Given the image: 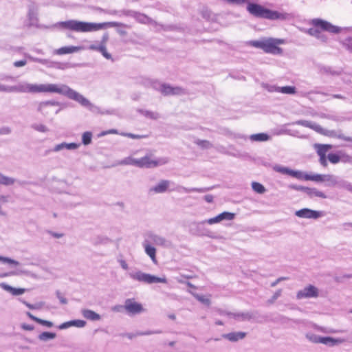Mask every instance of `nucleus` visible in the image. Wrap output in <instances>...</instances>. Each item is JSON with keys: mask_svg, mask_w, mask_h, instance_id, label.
Masks as SVG:
<instances>
[{"mask_svg": "<svg viewBox=\"0 0 352 352\" xmlns=\"http://www.w3.org/2000/svg\"><path fill=\"white\" fill-rule=\"evenodd\" d=\"M252 188L254 191L259 194H263L266 191L265 187L261 184L256 182L252 183Z\"/></svg>", "mask_w": 352, "mask_h": 352, "instance_id": "58836bf2", "label": "nucleus"}, {"mask_svg": "<svg viewBox=\"0 0 352 352\" xmlns=\"http://www.w3.org/2000/svg\"><path fill=\"white\" fill-rule=\"evenodd\" d=\"M338 177L331 175L327 174L324 175L323 182H326V186L329 187H336Z\"/></svg>", "mask_w": 352, "mask_h": 352, "instance_id": "bb28decb", "label": "nucleus"}, {"mask_svg": "<svg viewBox=\"0 0 352 352\" xmlns=\"http://www.w3.org/2000/svg\"><path fill=\"white\" fill-rule=\"evenodd\" d=\"M144 241L150 245L155 244L163 247H168L171 245V243L165 238L152 232H148L146 234Z\"/></svg>", "mask_w": 352, "mask_h": 352, "instance_id": "2eb2a0df", "label": "nucleus"}, {"mask_svg": "<svg viewBox=\"0 0 352 352\" xmlns=\"http://www.w3.org/2000/svg\"><path fill=\"white\" fill-rule=\"evenodd\" d=\"M135 158H133L132 157H127L123 159L120 164L123 165H133L135 166Z\"/></svg>", "mask_w": 352, "mask_h": 352, "instance_id": "8fccbe9b", "label": "nucleus"}, {"mask_svg": "<svg viewBox=\"0 0 352 352\" xmlns=\"http://www.w3.org/2000/svg\"><path fill=\"white\" fill-rule=\"evenodd\" d=\"M82 314L84 318L90 320H99L100 316L91 309H82Z\"/></svg>", "mask_w": 352, "mask_h": 352, "instance_id": "cd10ccee", "label": "nucleus"}, {"mask_svg": "<svg viewBox=\"0 0 352 352\" xmlns=\"http://www.w3.org/2000/svg\"><path fill=\"white\" fill-rule=\"evenodd\" d=\"M172 182L166 179L161 180L158 184L155 186L150 188L151 192H154L155 193H164L168 190H177V191H183L184 192L188 193L191 192H205L211 189L212 187H207V188H188L184 186H177L176 188L169 189Z\"/></svg>", "mask_w": 352, "mask_h": 352, "instance_id": "0eeeda50", "label": "nucleus"}, {"mask_svg": "<svg viewBox=\"0 0 352 352\" xmlns=\"http://www.w3.org/2000/svg\"><path fill=\"white\" fill-rule=\"evenodd\" d=\"M0 261H3V263H8L10 264H13L14 265H19V263L17 261H15L14 259L8 258V257H4V256H0Z\"/></svg>", "mask_w": 352, "mask_h": 352, "instance_id": "6e6d98bb", "label": "nucleus"}, {"mask_svg": "<svg viewBox=\"0 0 352 352\" xmlns=\"http://www.w3.org/2000/svg\"><path fill=\"white\" fill-rule=\"evenodd\" d=\"M14 182V179L4 175L1 184L9 186L12 185Z\"/></svg>", "mask_w": 352, "mask_h": 352, "instance_id": "bf43d9fd", "label": "nucleus"}, {"mask_svg": "<svg viewBox=\"0 0 352 352\" xmlns=\"http://www.w3.org/2000/svg\"><path fill=\"white\" fill-rule=\"evenodd\" d=\"M288 188L290 189H292V190H295L297 191H301L303 192H305V186H298V185H295V184H289L288 186Z\"/></svg>", "mask_w": 352, "mask_h": 352, "instance_id": "052dcab7", "label": "nucleus"}, {"mask_svg": "<svg viewBox=\"0 0 352 352\" xmlns=\"http://www.w3.org/2000/svg\"><path fill=\"white\" fill-rule=\"evenodd\" d=\"M30 60L33 61V62H36V63H41V64H47L48 63V60H46V59H41V58H36V57H33L30 55H25Z\"/></svg>", "mask_w": 352, "mask_h": 352, "instance_id": "4d7b16f0", "label": "nucleus"}, {"mask_svg": "<svg viewBox=\"0 0 352 352\" xmlns=\"http://www.w3.org/2000/svg\"><path fill=\"white\" fill-rule=\"evenodd\" d=\"M51 93H58L63 95L68 98L75 100L82 106L88 108L90 111L94 113L99 112V107L93 104L90 101L85 98L82 95L71 89L66 85H56L52 84L50 90Z\"/></svg>", "mask_w": 352, "mask_h": 352, "instance_id": "7ed1b4c3", "label": "nucleus"}, {"mask_svg": "<svg viewBox=\"0 0 352 352\" xmlns=\"http://www.w3.org/2000/svg\"><path fill=\"white\" fill-rule=\"evenodd\" d=\"M309 198L320 197L322 199H326L327 195L322 191L318 190L315 188L305 187L304 192Z\"/></svg>", "mask_w": 352, "mask_h": 352, "instance_id": "aec40b11", "label": "nucleus"}, {"mask_svg": "<svg viewBox=\"0 0 352 352\" xmlns=\"http://www.w3.org/2000/svg\"><path fill=\"white\" fill-rule=\"evenodd\" d=\"M129 276L134 280H137L146 284H153L157 283H167V279L165 276L157 277L150 274L142 272L141 271L129 273Z\"/></svg>", "mask_w": 352, "mask_h": 352, "instance_id": "6e6552de", "label": "nucleus"}, {"mask_svg": "<svg viewBox=\"0 0 352 352\" xmlns=\"http://www.w3.org/2000/svg\"><path fill=\"white\" fill-rule=\"evenodd\" d=\"M270 135L264 133L252 134L250 136V140L252 142H265L270 140Z\"/></svg>", "mask_w": 352, "mask_h": 352, "instance_id": "2f4dec72", "label": "nucleus"}, {"mask_svg": "<svg viewBox=\"0 0 352 352\" xmlns=\"http://www.w3.org/2000/svg\"><path fill=\"white\" fill-rule=\"evenodd\" d=\"M342 342V340L341 339H336L331 337H322L321 338V342L322 344H324L325 345L333 346L335 345H337L338 344H340Z\"/></svg>", "mask_w": 352, "mask_h": 352, "instance_id": "c85d7f7f", "label": "nucleus"}, {"mask_svg": "<svg viewBox=\"0 0 352 352\" xmlns=\"http://www.w3.org/2000/svg\"><path fill=\"white\" fill-rule=\"evenodd\" d=\"M78 146H79V144H76V143L62 142L59 144L56 145L52 151L54 152H58L63 149L75 150V149L78 148Z\"/></svg>", "mask_w": 352, "mask_h": 352, "instance_id": "4be33fe9", "label": "nucleus"}, {"mask_svg": "<svg viewBox=\"0 0 352 352\" xmlns=\"http://www.w3.org/2000/svg\"><path fill=\"white\" fill-rule=\"evenodd\" d=\"M319 72L322 74L338 76L341 74L340 72L336 71L333 67L329 66H320Z\"/></svg>", "mask_w": 352, "mask_h": 352, "instance_id": "7c9ffc66", "label": "nucleus"}, {"mask_svg": "<svg viewBox=\"0 0 352 352\" xmlns=\"http://www.w3.org/2000/svg\"><path fill=\"white\" fill-rule=\"evenodd\" d=\"M281 294H282V289H278L274 294V295L272 296V298L267 300V303L273 304L275 302V300L281 296Z\"/></svg>", "mask_w": 352, "mask_h": 352, "instance_id": "603ef678", "label": "nucleus"}, {"mask_svg": "<svg viewBox=\"0 0 352 352\" xmlns=\"http://www.w3.org/2000/svg\"><path fill=\"white\" fill-rule=\"evenodd\" d=\"M274 91L284 94H294L296 92V89L293 86L276 87Z\"/></svg>", "mask_w": 352, "mask_h": 352, "instance_id": "c756f323", "label": "nucleus"}, {"mask_svg": "<svg viewBox=\"0 0 352 352\" xmlns=\"http://www.w3.org/2000/svg\"><path fill=\"white\" fill-rule=\"evenodd\" d=\"M323 177L324 175L320 174H314V175H309L306 174L305 177V180L314 181L317 182H323Z\"/></svg>", "mask_w": 352, "mask_h": 352, "instance_id": "4c0bfd02", "label": "nucleus"}, {"mask_svg": "<svg viewBox=\"0 0 352 352\" xmlns=\"http://www.w3.org/2000/svg\"><path fill=\"white\" fill-rule=\"evenodd\" d=\"M283 43H284L283 39L273 38L250 41V44L252 46L261 49L265 52L272 54H281L283 53V49L278 46V45Z\"/></svg>", "mask_w": 352, "mask_h": 352, "instance_id": "39448f33", "label": "nucleus"}, {"mask_svg": "<svg viewBox=\"0 0 352 352\" xmlns=\"http://www.w3.org/2000/svg\"><path fill=\"white\" fill-rule=\"evenodd\" d=\"M342 46L349 52H352V36H349L342 41Z\"/></svg>", "mask_w": 352, "mask_h": 352, "instance_id": "79ce46f5", "label": "nucleus"}, {"mask_svg": "<svg viewBox=\"0 0 352 352\" xmlns=\"http://www.w3.org/2000/svg\"><path fill=\"white\" fill-rule=\"evenodd\" d=\"M37 322L42 325L46 326L47 327H53V323L52 322L48 321V320H43L41 318L38 319V321Z\"/></svg>", "mask_w": 352, "mask_h": 352, "instance_id": "338daca9", "label": "nucleus"}, {"mask_svg": "<svg viewBox=\"0 0 352 352\" xmlns=\"http://www.w3.org/2000/svg\"><path fill=\"white\" fill-rule=\"evenodd\" d=\"M195 143L200 148L204 149H208L212 148L213 145L208 140L197 139L195 141Z\"/></svg>", "mask_w": 352, "mask_h": 352, "instance_id": "e433bc0d", "label": "nucleus"}, {"mask_svg": "<svg viewBox=\"0 0 352 352\" xmlns=\"http://www.w3.org/2000/svg\"><path fill=\"white\" fill-rule=\"evenodd\" d=\"M219 313L221 315H226L229 317L234 318L235 320L241 321L250 320L253 318L252 314L250 312L232 313L229 311H220Z\"/></svg>", "mask_w": 352, "mask_h": 352, "instance_id": "a211bd4d", "label": "nucleus"}, {"mask_svg": "<svg viewBox=\"0 0 352 352\" xmlns=\"http://www.w3.org/2000/svg\"><path fill=\"white\" fill-rule=\"evenodd\" d=\"M56 337V334L55 333L45 331L40 333L38 338L41 341H47L49 340H52Z\"/></svg>", "mask_w": 352, "mask_h": 352, "instance_id": "c9c22d12", "label": "nucleus"}, {"mask_svg": "<svg viewBox=\"0 0 352 352\" xmlns=\"http://www.w3.org/2000/svg\"><path fill=\"white\" fill-rule=\"evenodd\" d=\"M122 14L126 16L134 18L138 22L143 24H155L157 23L147 15L131 10H123Z\"/></svg>", "mask_w": 352, "mask_h": 352, "instance_id": "9b49d317", "label": "nucleus"}, {"mask_svg": "<svg viewBox=\"0 0 352 352\" xmlns=\"http://www.w3.org/2000/svg\"><path fill=\"white\" fill-rule=\"evenodd\" d=\"M306 338L313 343H320L321 342L322 336H320L314 334V333H307L306 335Z\"/></svg>", "mask_w": 352, "mask_h": 352, "instance_id": "c03bdc74", "label": "nucleus"}, {"mask_svg": "<svg viewBox=\"0 0 352 352\" xmlns=\"http://www.w3.org/2000/svg\"><path fill=\"white\" fill-rule=\"evenodd\" d=\"M51 87L52 84L33 85L22 82L14 86L0 85V91L20 93L50 92Z\"/></svg>", "mask_w": 352, "mask_h": 352, "instance_id": "20e7f679", "label": "nucleus"}, {"mask_svg": "<svg viewBox=\"0 0 352 352\" xmlns=\"http://www.w3.org/2000/svg\"><path fill=\"white\" fill-rule=\"evenodd\" d=\"M307 173H303L300 170H291L290 176L297 178L298 179H305V175Z\"/></svg>", "mask_w": 352, "mask_h": 352, "instance_id": "09e8293b", "label": "nucleus"}, {"mask_svg": "<svg viewBox=\"0 0 352 352\" xmlns=\"http://www.w3.org/2000/svg\"><path fill=\"white\" fill-rule=\"evenodd\" d=\"M311 24L318 28L321 31H326L332 34H338L341 31V28L338 26H336L327 21L321 19H314L311 21Z\"/></svg>", "mask_w": 352, "mask_h": 352, "instance_id": "9d476101", "label": "nucleus"}, {"mask_svg": "<svg viewBox=\"0 0 352 352\" xmlns=\"http://www.w3.org/2000/svg\"><path fill=\"white\" fill-rule=\"evenodd\" d=\"M159 90L164 96L185 95L187 94L185 89L181 87H172L166 83L162 84Z\"/></svg>", "mask_w": 352, "mask_h": 352, "instance_id": "ddd939ff", "label": "nucleus"}, {"mask_svg": "<svg viewBox=\"0 0 352 352\" xmlns=\"http://www.w3.org/2000/svg\"><path fill=\"white\" fill-rule=\"evenodd\" d=\"M221 221L232 220L235 217V214L230 212H223L219 214Z\"/></svg>", "mask_w": 352, "mask_h": 352, "instance_id": "a18cd8bd", "label": "nucleus"}, {"mask_svg": "<svg viewBox=\"0 0 352 352\" xmlns=\"http://www.w3.org/2000/svg\"><path fill=\"white\" fill-rule=\"evenodd\" d=\"M32 128L37 131L45 133L48 131L47 126L42 124H34L32 125Z\"/></svg>", "mask_w": 352, "mask_h": 352, "instance_id": "3c124183", "label": "nucleus"}, {"mask_svg": "<svg viewBox=\"0 0 352 352\" xmlns=\"http://www.w3.org/2000/svg\"><path fill=\"white\" fill-rule=\"evenodd\" d=\"M274 170H276L278 173H280L282 174L288 175H290L291 170L290 168L287 167L280 166H276L274 168Z\"/></svg>", "mask_w": 352, "mask_h": 352, "instance_id": "49530a36", "label": "nucleus"}, {"mask_svg": "<svg viewBox=\"0 0 352 352\" xmlns=\"http://www.w3.org/2000/svg\"><path fill=\"white\" fill-rule=\"evenodd\" d=\"M295 214L300 218L316 219L322 216V212L313 210L309 208H302L296 211Z\"/></svg>", "mask_w": 352, "mask_h": 352, "instance_id": "f3484780", "label": "nucleus"}, {"mask_svg": "<svg viewBox=\"0 0 352 352\" xmlns=\"http://www.w3.org/2000/svg\"><path fill=\"white\" fill-rule=\"evenodd\" d=\"M208 224H213V223H219V222H221V220L220 219V217L219 215L218 214L217 216L213 217V218H210V219H208V220L206 221Z\"/></svg>", "mask_w": 352, "mask_h": 352, "instance_id": "0e129e2a", "label": "nucleus"}, {"mask_svg": "<svg viewBox=\"0 0 352 352\" xmlns=\"http://www.w3.org/2000/svg\"><path fill=\"white\" fill-rule=\"evenodd\" d=\"M162 333V331L161 330H155V331H138V334L140 335V336H149L152 334H160Z\"/></svg>", "mask_w": 352, "mask_h": 352, "instance_id": "5fc2aeb1", "label": "nucleus"}, {"mask_svg": "<svg viewBox=\"0 0 352 352\" xmlns=\"http://www.w3.org/2000/svg\"><path fill=\"white\" fill-rule=\"evenodd\" d=\"M56 26H58L64 30H68L76 32H94L103 28L111 27H122L126 28H131L129 25L116 21L96 23L74 19L58 22L56 24Z\"/></svg>", "mask_w": 352, "mask_h": 352, "instance_id": "f03ea898", "label": "nucleus"}, {"mask_svg": "<svg viewBox=\"0 0 352 352\" xmlns=\"http://www.w3.org/2000/svg\"><path fill=\"white\" fill-rule=\"evenodd\" d=\"M319 296L318 289L313 285H309L296 293L298 300L303 298H318Z\"/></svg>", "mask_w": 352, "mask_h": 352, "instance_id": "f8f14e48", "label": "nucleus"}, {"mask_svg": "<svg viewBox=\"0 0 352 352\" xmlns=\"http://www.w3.org/2000/svg\"><path fill=\"white\" fill-rule=\"evenodd\" d=\"M246 336V333L245 332H231L228 333H225L222 335V337L225 339L228 340L230 342H237L239 340L243 339Z\"/></svg>", "mask_w": 352, "mask_h": 352, "instance_id": "6ab92c4d", "label": "nucleus"}, {"mask_svg": "<svg viewBox=\"0 0 352 352\" xmlns=\"http://www.w3.org/2000/svg\"><path fill=\"white\" fill-rule=\"evenodd\" d=\"M82 49L81 47L78 46H65L62 47L56 50L58 54H66L77 52Z\"/></svg>", "mask_w": 352, "mask_h": 352, "instance_id": "a878e982", "label": "nucleus"}, {"mask_svg": "<svg viewBox=\"0 0 352 352\" xmlns=\"http://www.w3.org/2000/svg\"><path fill=\"white\" fill-rule=\"evenodd\" d=\"M60 103L55 100L43 101L39 103L38 110L43 111L48 106H60Z\"/></svg>", "mask_w": 352, "mask_h": 352, "instance_id": "72a5a7b5", "label": "nucleus"}, {"mask_svg": "<svg viewBox=\"0 0 352 352\" xmlns=\"http://www.w3.org/2000/svg\"><path fill=\"white\" fill-rule=\"evenodd\" d=\"M338 153L340 154V162L344 163H352V157L342 151H338Z\"/></svg>", "mask_w": 352, "mask_h": 352, "instance_id": "de8ad7c7", "label": "nucleus"}, {"mask_svg": "<svg viewBox=\"0 0 352 352\" xmlns=\"http://www.w3.org/2000/svg\"><path fill=\"white\" fill-rule=\"evenodd\" d=\"M88 49L100 52L102 56L108 60L112 59L111 55L107 51L106 46L103 45H91L89 46Z\"/></svg>", "mask_w": 352, "mask_h": 352, "instance_id": "b1692460", "label": "nucleus"}, {"mask_svg": "<svg viewBox=\"0 0 352 352\" xmlns=\"http://www.w3.org/2000/svg\"><path fill=\"white\" fill-rule=\"evenodd\" d=\"M142 245L143 247L144 248L146 254L150 256V258H151L152 261L154 263H157L156 249L154 247L151 246V245H150L149 243H146L144 241Z\"/></svg>", "mask_w": 352, "mask_h": 352, "instance_id": "5701e85b", "label": "nucleus"}, {"mask_svg": "<svg viewBox=\"0 0 352 352\" xmlns=\"http://www.w3.org/2000/svg\"><path fill=\"white\" fill-rule=\"evenodd\" d=\"M348 183L349 182L347 181H345L338 177L336 187L339 188L346 189Z\"/></svg>", "mask_w": 352, "mask_h": 352, "instance_id": "13d9d810", "label": "nucleus"}, {"mask_svg": "<svg viewBox=\"0 0 352 352\" xmlns=\"http://www.w3.org/2000/svg\"><path fill=\"white\" fill-rule=\"evenodd\" d=\"M120 336H122V337H126L129 340H132V339H133L134 338H135L137 336H140V335L138 334V331H137L135 333H121Z\"/></svg>", "mask_w": 352, "mask_h": 352, "instance_id": "680f3d73", "label": "nucleus"}, {"mask_svg": "<svg viewBox=\"0 0 352 352\" xmlns=\"http://www.w3.org/2000/svg\"><path fill=\"white\" fill-rule=\"evenodd\" d=\"M110 241L111 240L105 236L98 235L93 239V244L95 245L107 244L110 242Z\"/></svg>", "mask_w": 352, "mask_h": 352, "instance_id": "f704fd0d", "label": "nucleus"}, {"mask_svg": "<svg viewBox=\"0 0 352 352\" xmlns=\"http://www.w3.org/2000/svg\"><path fill=\"white\" fill-rule=\"evenodd\" d=\"M124 308L130 315L139 314L144 311L142 305L133 298H128L125 300Z\"/></svg>", "mask_w": 352, "mask_h": 352, "instance_id": "4468645a", "label": "nucleus"}, {"mask_svg": "<svg viewBox=\"0 0 352 352\" xmlns=\"http://www.w3.org/2000/svg\"><path fill=\"white\" fill-rule=\"evenodd\" d=\"M298 125L310 128L315 131L331 138H336L346 142H352V137L345 136L341 131L327 130L323 129L320 125L305 120H300L295 122Z\"/></svg>", "mask_w": 352, "mask_h": 352, "instance_id": "423d86ee", "label": "nucleus"}, {"mask_svg": "<svg viewBox=\"0 0 352 352\" xmlns=\"http://www.w3.org/2000/svg\"><path fill=\"white\" fill-rule=\"evenodd\" d=\"M327 158L331 163L334 164L340 162L341 160L340 154L338 152L337 153H329Z\"/></svg>", "mask_w": 352, "mask_h": 352, "instance_id": "a19ab883", "label": "nucleus"}, {"mask_svg": "<svg viewBox=\"0 0 352 352\" xmlns=\"http://www.w3.org/2000/svg\"><path fill=\"white\" fill-rule=\"evenodd\" d=\"M11 133V129L8 126H3L0 128V135H8Z\"/></svg>", "mask_w": 352, "mask_h": 352, "instance_id": "774afa93", "label": "nucleus"}, {"mask_svg": "<svg viewBox=\"0 0 352 352\" xmlns=\"http://www.w3.org/2000/svg\"><path fill=\"white\" fill-rule=\"evenodd\" d=\"M168 162L166 157H162L157 160H151L149 156L146 155L140 159H136L135 166L138 168H154Z\"/></svg>", "mask_w": 352, "mask_h": 352, "instance_id": "1a4fd4ad", "label": "nucleus"}, {"mask_svg": "<svg viewBox=\"0 0 352 352\" xmlns=\"http://www.w3.org/2000/svg\"><path fill=\"white\" fill-rule=\"evenodd\" d=\"M23 303L30 309H37L41 307V305L43 303L36 304V305H32L29 302H27L25 301H23Z\"/></svg>", "mask_w": 352, "mask_h": 352, "instance_id": "69168bd1", "label": "nucleus"}, {"mask_svg": "<svg viewBox=\"0 0 352 352\" xmlns=\"http://www.w3.org/2000/svg\"><path fill=\"white\" fill-rule=\"evenodd\" d=\"M314 147L316 150L317 154L319 155V162L320 164L326 167L327 166V153L329 150L333 148L331 144H316Z\"/></svg>", "mask_w": 352, "mask_h": 352, "instance_id": "dca6fc26", "label": "nucleus"}, {"mask_svg": "<svg viewBox=\"0 0 352 352\" xmlns=\"http://www.w3.org/2000/svg\"><path fill=\"white\" fill-rule=\"evenodd\" d=\"M192 294L198 301L201 302V303H203L207 306H209L210 305L211 302L208 298H206L203 295H199L196 293H192Z\"/></svg>", "mask_w": 352, "mask_h": 352, "instance_id": "ea45409f", "label": "nucleus"}, {"mask_svg": "<svg viewBox=\"0 0 352 352\" xmlns=\"http://www.w3.org/2000/svg\"><path fill=\"white\" fill-rule=\"evenodd\" d=\"M28 19L30 21V25H34L38 21L37 12L33 7H30L28 14Z\"/></svg>", "mask_w": 352, "mask_h": 352, "instance_id": "473e14b6", "label": "nucleus"}, {"mask_svg": "<svg viewBox=\"0 0 352 352\" xmlns=\"http://www.w3.org/2000/svg\"><path fill=\"white\" fill-rule=\"evenodd\" d=\"M232 6H241L247 4V11L253 16L258 19H265L268 20H279V21H289L293 18L292 14L278 12L276 10H270L265 8L264 6L254 3H250L248 0H221Z\"/></svg>", "mask_w": 352, "mask_h": 352, "instance_id": "f257e3e1", "label": "nucleus"}, {"mask_svg": "<svg viewBox=\"0 0 352 352\" xmlns=\"http://www.w3.org/2000/svg\"><path fill=\"white\" fill-rule=\"evenodd\" d=\"M0 287L2 289H3L4 290L9 292L14 296H18V295L23 294L25 291V289L12 287V286H10L5 283H1Z\"/></svg>", "mask_w": 352, "mask_h": 352, "instance_id": "393cba45", "label": "nucleus"}, {"mask_svg": "<svg viewBox=\"0 0 352 352\" xmlns=\"http://www.w3.org/2000/svg\"><path fill=\"white\" fill-rule=\"evenodd\" d=\"M92 133L90 131H86L82 134V142L85 145H88L91 142Z\"/></svg>", "mask_w": 352, "mask_h": 352, "instance_id": "37998d69", "label": "nucleus"}, {"mask_svg": "<svg viewBox=\"0 0 352 352\" xmlns=\"http://www.w3.org/2000/svg\"><path fill=\"white\" fill-rule=\"evenodd\" d=\"M72 326H74L78 328L84 327L86 325V321L82 320H71Z\"/></svg>", "mask_w": 352, "mask_h": 352, "instance_id": "864d4df0", "label": "nucleus"}, {"mask_svg": "<svg viewBox=\"0 0 352 352\" xmlns=\"http://www.w3.org/2000/svg\"><path fill=\"white\" fill-rule=\"evenodd\" d=\"M56 294L61 304L66 305L67 303V298L63 296L59 291H56Z\"/></svg>", "mask_w": 352, "mask_h": 352, "instance_id": "e2e57ef3", "label": "nucleus"}, {"mask_svg": "<svg viewBox=\"0 0 352 352\" xmlns=\"http://www.w3.org/2000/svg\"><path fill=\"white\" fill-rule=\"evenodd\" d=\"M307 33L309 35L317 38L318 39L320 40L322 42L326 43L328 40L327 36L325 34H322L321 30L318 28H316L314 26V28H311L307 30Z\"/></svg>", "mask_w": 352, "mask_h": 352, "instance_id": "412c9836", "label": "nucleus"}]
</instances>
